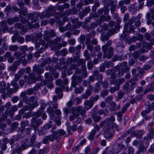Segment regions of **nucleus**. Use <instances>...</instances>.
Here are the masks:
<instances>
[{
    "label": "nucleus",
    "instance_id": "36",
    "mask_svg": "<svg viewBox=\"0 0 154 154\" xmlns=\"http://www.w3.org/2000/svg\"><path fill=\"white\" fill-rule=\"evenodd\" d=\"M47 112L49 113L51 119H53V116L54 115V111L52 108L51 107L48 108L47 109Z\"/></svg>",
    "mask_w": 154,
    "mask_h": 154
},
{
    "label": "nucleus",
    "instance_id": "32",
    "mask_svg": "<svg viewBox=\"0 0 154 154\" xmlns=\"http://www.w3.org/2000/svg\"><path fill=\"white\" fill-rule=\"evenodd\" d=\"M129 82V80L126 82L125 84L123 86V89L124 90L127 91H129L131 90V89L130 88V85Z\"/></svg>",
    "mask_w": 154,
    "mask_h": 154
},
{
    "label": "nucleus",
    "instance_id": "51",
    "mask_svg": "<svg viewBox=\"0 0 154 154\" xmlns=\"http://www.w3.org/2000/svg\"><path fill=\"white\" fill-rule=\"evenodd\" d=\"M109 92V91L108 89H105L103 91L100 93V96L102 97H104L105 96L108 95Z\"/></svg>",
    "mask_w": 154,
    "mask_h": 154
},
{
    "label": "nucleus",
    "instance_id": "25",
    "mask_svg": "<svg viewBox=\"0 0 154 154\" xmlns=\"http://www.w3.org/2000/svg\"><path fill=\"white\" fill-rule=\"evenodd\" d=\"M61 88H57L55 90L56 94L57 95L59 99L61 98L63 96V94L61 92L63 88H64V86H61Z\"/></svg>",
    "mask_w": 154,
    "mask_h": 154
},
{
    "label": "nucleus",
    "instance_id": "52",
    "mask_svg": "<svg viewBox=\"0 0 154 154\" xmlns=\"http://www.w3.org/2000/svg\"><path fill=\"white\" fill-rule=\"evenodd\" d=\"M52 122L51 121L49 122V123L45 125L43 127V128L44 129H50L51 127V124Z\"/></svg>",
    "mask_w": 154,
    "mask_h": 154
},
{
    "label": "nucleus",
    "instance_id": "56",
    "mask_svg": "<svg viewBox=\"0 0 154 154\" xmlns=\"http://www.w3.org/2000/svg\"><path fill=\"white\" fill-rule=\"evenodd\" d=\"M100 84V82H98L96 84L94 88V92H98L100 89L101 88Z\"/></svg>",
    "mask_w": 154,
    "mask_h": 154
},
{
    "label": "nucleus",
    "instance_id": "35",
    "mask_svg": "<svg viewBox=\"0 0 154 154\" xmlns=\"http://www.w3.org/2000/svg\"><path fill=\"white\" fill-rule=\"evenodd\" d=\"M84 91V88L82 86L76 87L75 88V92L76 94L82 93Z\"/></svg>",
    "mask_w": 154,
    "mask_h": 154
},
{
    "label": "nucleus",
    "instance_id": "3",
    "mask_svg": "<svg viewBox=\"0 0 154 154\" xmlns=\"http://www.w3.org/2000/svg\"><path fill=\"white\" fill-rule=\"evenodd\" d=\"M82 109V107H78L75 108L73 107H72L71 109V112L72 114L69 116V120L71 121H73L79 116L80 113L81 114V110Z\"/></svg>",
    "mask_w": 154,
    "mask_h": 154
},
{
    "label": "nucleus",
    "instance_id": "19",
    "mask_svg": "<svg viewBox=\"0 0 154 154\" xmlns=\"http://www.w3.org/2000/svg\"><path fill=\"white\" fill-rule=\"evenodd\" d=\"M138 79L137 77H135L129 80V82L130 83V88L131 90L134 89L137 86V83L136 82L137 81Z\"/></svg>",
    "mask_w": 154,
    "mask_h": 154
},
{
    "label": "nucleus",
    "instance_id": "46",
    "mask_svg": "<svg viewBox=\"0 0 154 154\" xmlns=\"http://www.w3.org/2000/svg\"><path fill=\"white\" fill-rule=\"evenodd\" d=\"M29 122L28 121H23L21 122V127L22 128L23 130H24L25 129V127L29 125Z\"/></svg>",
    "mask_w": 154,
    "mask_h": 154
},
{
    "label": "nucleus",
    "instance_id": "4",
    "mask_svg": "<svg viewBox=\"0 0 154 154\" xmlns=\"http://www.w3.org/2000/svg\"><path fill=\"white\" fill-rule=\"evenodd\" d=\"M94 105L93 102L90 100H85L84 102V109L81 106L78 107L82 108V109L81 110V115L82 116H84L86 115V111L91 109L93 107Z\"/></svg>",
    "mask_w": 154,
    "mask_h": 154
},
{
    "label": "nucleus",
    "instance_id": "49",
    "mask_svg": "<svg viewBox=\"0 0 154 154\" xmlns=\"http://www.w3.org/2000/svg\"><path fill=\"white\" fill-rule=\"evenodd\" d=\"M18 49V46L16 45H10L8 48L9 50L11 51H16Z\"/></svg>",
    "mask_w": 154,
    "mask_h": 154
},
{
    "label": "nucleus",
    "instance_id": "16",
    "mask_svg": "<svg viewBox=\"0 0 154 154\" xmlns=\"http://www.w3.org/2000/svg\"><path fill=\"white\" fill-rule=\"evenodd\" d=\"M21 143L20 146L24 150L27 149L29 147H33V145H32L29 143L28 139H24L21 141Z\"/></svg>",
    "mask_w": 154,
    "mask_h": 154
},
{
    "label": "nucleus",
    "instance_id": "15",
    "mask_svg": "<svg viewBox=\"0 0 154 154\" xmlns=\"http://www.w3.org/2000/svg\"><path fill=\"white\" fill-rule=\"evenodd\" d=\"M133 25H128V23H125L124 26L125 32H126L128 34L130 33L133 32V33L135 34Z\"/></svg>",
    "mask_w": 154,
    "mask_h": 154
},
{
    "label": "nucleus",
    "instance_id": "34",
    "mask_svg": "<svg viewBox=\"0 0 154 154\" xmlns=\"http://www.w3.org/2000/svg\"><path fill=\"white\" fill-rule=\"evenodd\" d=\"M120 68L119 67H115V71L112 72L111 75L110 77L112 79H116L117 77V74L116 72L117 71H119Z\"/></svg>",
    "mask_w": 154,
    "mask_h": 154
},
{
    "label": "nucleus",
    "instance_id": "11",
    "mask_svg": "<svg viewBox=\"0 0 154 154\" xmlns=\"http://www.w3.org/2000/svg\"><path fill=\"white\" fill-rule=\"evenodd\" d=\"M15 56L18 59L20 62L22 63L23 65L25 66L27 63L26 60L25 59V57L21 55L20 53L17 52L14 53Z\"/></svg>",
    "mask_w": 154,
    "mask_h": 154
},
{
    "label": "nucleus",
    "instance_id": "41",
    "mask_svg": "<svg viewBox=\"0 0 154 154\" xmlns=\"http://www.w3.org/2000/svg\"><path fill=\"white\" fill-rule=\"evenodd\" d=\"M17 106H14L12 107L11 109L9 112V114L11 116H13L14 115V112L17 111Z\"/></svg>",
    "mask_w": 154,
    "mask_h": 154
},
{
    "label": "nucleus",
    "instance_id": "40",
    "mask_svg": "<svg viewBox=\"0 0 154 154\" xmlns=\"http://www.w3.org/2000/svg\"><path fill=\"white\" fill-rule=\"evenodd\" d=\"M83 54L85 58V60H88L91 59V57L87 50H85L83 53Z\"/></svg>",
    "mask_w": 154,
    "mask_h": 154
},
{
    "label": "nucleus",
    "instance_id": "28",
    "mask_svg": "<svg viewBox=\"0 0 154 154\" xmlns=\"http://www.w3.org/2000/svg\"><path fill=\"white\" fill-rule=\"evenodd\" d=\"M111 19V17L109 15H107L106 16H105L104 15H102L100 17V20L101 23L105 21H108L110 20Z\"/></svg>",
    "mask_w": 154,
    "mask_h": 154
},
{
    "label": "nucleus",
    "instance_id": "24",
    "mask_svg": "<svg viewBox=\"0 0 154 154\" xmlns=\"http://www.w3.org/2000/svg\"><path fill=\"white\" fill-rule=\"evenodd\" d=\"M92 88L91 89H88L86 90L85 93H83L82 95V98L85 99L88 98L92 94Z\"/></svg>",
    "mask_w": 154,
    "mask_h": 154
},
{
    "label": "nucleus",
    "instance_id": "59",
    "mask_svg": "<svg viewBox=\"0 0 154 154\" xmlns=\"http://www.w3.org/2000/svg\"><path fill=\"white\" fill-rule=\"evenodd\" d=\"M14 26L15 28H16L23 29H25V28H24L22 24H21V23H16L14 25Z\"/></svg>",
    "mask_w": 154,
    "mask_h": 154
},
{
    "label": "nucleus",
    "instance_id": "44",
    "mask_svg": "<svg viewBox=\"0 0 154 154\" xmlns=\"http://www.w3.org/2000/svg\"><path fill=\"white\" fill-rule=\"evenodd\" d=\"M95 134L96 133L95 131H91V132L89 135L88 137V139L90 141H93L94 140V136Z\"/></svg>",
    "mask_w": 154,
    "mask_h": 154
},
{
    "label": "nucleus",
    "instance_id": "5",
    "mask_svg": "<svg viewBox=\"0 0 154 154\" xmlns=\"http://www.w3.org/2000/svg\"><path fill=\"white\" fill-rule=\"evenodd\" d=\"M43 121L41 119H37L35 117H33L31 119V127L33 128L36 131L39 126L42 124Z\"/></svg>",
    "mask_w": 154,
    "mask_h": 154
},
{
    "label": "nucleus",
    "instance_id": "55",
    "mask_svg": "<svg viewBox=\"0 0 154 154\" xmlns=\"http://www.w3.org/2000/svg\"><path fill=\"white\" fill-rule=\"evenodd\" d=\"M76 59L75 58H72V57L69 58L67 59L66 62L68 64H72L73 63H75L76 62Z\"/></svg>",
    "mask_w": 154,
    "mask_h": 154
},
{
    "label": "nucleus",
    "instance_id": "33",
    "mask_svg": "<svg viewBox=\"0 0 154 154\" xmlns=\"http://www.w3.org/2000/svg\"><path fill=\"white\" fill-rule=\"evenodd\" d=\"M54 11L53 8L52 7L48 8V9L45 11L47 15L48 16L49 18L50 16H52L53 14V13Z\"/></svg>",
    "mask_w": 154,
    "mask_h": 154
},
{
    "label": "nucleus",
    "instance_id": "10",
    "mask_svg": "<svg viewBox=\"0 0 154 154\" xmlns=\"http://www.w3.org/2000/svg\"><path fill=\"white\" fill-rule=\"evenodd\" d=\"M38 99V98L37 97L34 96H32L29 97V103L32 102L29 105V107L31 110L38 106V104L37 101Z\"/></svg>",
    "mask_w": 154,
    "mask_h": 154
},
{
    "label": "nucleus",
    "instance_id": "22",
    "mask_svg": "<svg viewBox=\"0 0 154 154\" xmlns=\"http://www.w3.org/2000/svg\"><path fill=\"white\" fill-rule=\"evenodd\" d=\"M37 80V78L36 75L33 73H31L29 75V77L28 78V82L29 84L34 83Z\"/></svg>",
    "mask_w": 154,
    "mask_h": 154
},
{
    "label": "nucleus",
    "instance_id": "53",
    "mask_svg": "<svg viewBox=\"0 0 154 154\" xmlns=\"http://www.w3.org/2000/svg\"><path fill=\"white\" fill-rule=\"evenodd\" d=\"M137 18L135 17H133L131 18L129 20L128 23H128V25H132V24L134 23L137 20Z\"/></svg>",
    "mask_w": 154,
    "mask_h": 154
},
{
    "label": "nucleus",
    "instance_id": "42",
    "mask_svg": "<svg viewBox=\"0 0 154 154\" xmlns=\"http://www.w3.org/2000/svg\"><path fill=\"white\" fill-rule=\"evenodd\" d=\"M45 77L46 80L48 82H51L53 80L52 76L50 75L48 73H46L45 74Z\"/></svg>",
    "mask_w": 154,
    "mask_h": 154
},
{
    "label": "nucleus",
    "instance_id": "58",
    "mask_svg": "<svg viewBox=\"0 0 154 154\" xmlns=\"http://www.w3.org/2000/svg\"><path fill=\"white\" fill-rule=\"evenodd\" d=\"M125 81V80L124 78H122L120 79H117V86H119L120 85L122 84Z\"/></svg>",
    "mask_w": 154,
    "mask_h": 154
},
{
    "label": "nucleus",
    "instance_id": "30",
    "mask_svg": "<svg viewBox=\"0 0 154 154\" xmlns=\"http://www.w3.org/2000/svg\"><path fill=\"white\" fill-rule=\"evenodd\" d=\"M18 125V123L17 122H14L11 123V127L10 128V132H12L14 131L17 127Z\"/></svg>",
    "mask_w": 154,
    "mask_h": 154
},
{
    "label": "nucleus",
    "instance_id": "38",
    "mask_svg": "<svg viewBox=\"0 0 154 154\" xmlns=\"http://www.w3.org/2000/svg\"><path fill=\"white\" fill-rule=\"evenodd\" d=\"M138 73L136 74L135 76L137 77L140 76L139 78H140L143 76V75L144 73V71L141 68H138Z\"/></svg>",
    "mask_w": 154,
    "mask_h": 154
},
{
    "label": "nucleus",
    "instance_id": "8",
    "mask_svg": "<svg viewBox=\"0 0 154 154\" xmlns=\"http://www.w3.org/2000/svg\"><path fill=\"white\" fill-rule=\"evenodd\" d=\"M115 121V118L113 116H110V118L106 119L104 122H101L100 123V126L102 127L105 126V129L107 128V126H109L114 124L113 122Z\"/></svg>",
    "mask_w": 154,
    "mask_h": 154
},
{
    "label": "nucleus",
    "instance_id": "17",
    "mask_svg": "<svg viewBox=\"0 0 154 154\" xmlns=\"http://www.w3.org/2000/svg\"><path fill=\"white\" fill-rule=\"evenodd\" d=\"M144 133V131L143 130L136 131L132 132L131 134V136L132 137H136L137 138L139 139L142 136Z\"/></svg>",
    "mask_w": 154,
    "mask_h": 154
},
{
    "label": "nucleus",
    "instance_id": "27",
    "mask_svg": "<svg viewBox=\"0 0 154 154\" xmlns=\"http://www.w3.org/2000/svg\"><path fill=\"white\" fill-rule=\"evenodd\" d=\"M51 136L50 135L45 137L42 140V143L44 144H47L49 143V140L51 142H54L53 140H52V139H51L52 138Z\"/></svg>",
    "mask_w": 154,
    "mask_h": 154
},
{
    "label": "nucleus",
    "instance_id": "37",
    "mask_svg": "<svg viewBox=\"0 0 154 154\" xmlns=\"http://www.w3.org/2000/svg\"><path fill=\"white\" fill-rule=\"evenodd\" d=\"M150 91L152 92L154 91V85L152 83L150 85L149 87L148 88L145 90L144 93L146 94Z\"/></svg>",
    "mask_w": 154,
    "mask_h": 154
},
{
    "label": "nucleus",
    "instance_id": "64",
    "mask_svg": "<svg viewBox=\"0 0 154 154\" xmlns=\"http://www.w3.org/2000/svg\"><path fill=\"white\" fill-rule=\"evenodd\" d=\"M128 153L127 154H134V149L132 146H130L128 148Z\"/></svg>",
    "mask_w": 154,
    "mask_h": 154
},
{
    "label": "nucleus",
    "instance_id": "61",
    "mask_svg": "<svg viewBox=\"0 0 154 154\" xmlns=\"http://www.w3.org/2000/svg\"><path fill=\"white\" fill-rule=\"evenodd\" d=\"M86 60L85 59H83L82 58L80 59L77 61V65L79 66L82 64H84L86 62Z\"/></svg>",
    "mask_w": 154,
    "mask_h": 154
},
{
    "label": "nucleus",
    "instance_id": "26",
    "mask_svg": "<svg viewBox=\"0 0 154 154\" xmlns=\"http://www.w3.org/2000/svg\"><path fill=\"white\" fill-rule=\"evenodd\" d=\"M6 89V84L5 81H1L0 82V93H4Z\"/></svg>",
    "mask_w": 154,
    "mask_h": 154
},
{
    "label": "nucleus",
    "instance_id": "18",
    "mask_svg": "<svg viewBox=\"0 0 154 154\" xmlns=\"http://www.w3.org/2000/svg\"><path fill=\"white\" fill-rule=\"evenodd\" d=\"M45 36L44 38L45 40H47L49 39V37H52L55 36L56 35V33L54 30L52 29L50 32L46 31L45 32Z\"/></svg>",
    "mask_w": 154,
    "mask_h": 154
},
{
    "label": "nucleus",
    "instance_id": "63",
    "mask_svg": "<svg viewBox=\"0 0 154 154\" xmlns=\"http://www.w3.org/2000/svg\"><path fill=\"white\" fill-rule=\"evenodd\" d=\"M103 63L106 68H109L112 66V63L111 62L108 61H105Z\"/></svg>",
    "mask_w": 154,
    "mask_h": 154
},
{
    "label": "nucleus",
    "instance_id": "43",
    "mask_svg": "<svg viewBox=\"0 0 154 154\" xmlns=\"http://www.w3.org/2000/svg\"><path fill=\"white\" fill-rule=\"evenodd\" d=\"M120 86H117L116 87H110L109 91L111 93H113L116 91H118L119 89Z\"/></svg>",
    "mask_w": 154,
    "mask_h": 154
},
{
    "label": "nucleus",
    "instance_id": "29",
    "mask_svg": "<svg viewBox=\"0 0 154 154\" xmlns=\"http://www.w3.org/2000/svg\"><path fill=\"white\" fill-rule=\"evenodd\" d=\"M35 15L40 18L42 19H44L45 18H48V16L47 15V13L45 11H44L43 12L41 13H39L38 12H36L35 13Z\"/></svg>",
    "mask_w": 154,
    "mask_h": 154
},
{
    "label": "nucleus",
    "instance_id": "50",
    "mask_svg": "<svg viewBox=\"0 0 154 154\" xmlns=\"http://www.w3.org/2000/svg\"><path fill=\"white\" fill-rule=\"evenodd\" d=\"M42 85V84L40 82L36 84L33 88L34 91H36L41 88V87Z\"/></svg>",
    "mask_w": 154,
    "mask_h": 154
},
{
    "label": "nucleus",
    "instance_id": "23",
    "mask_svg": "<svg viewBox=\"0 0 154 154\" xmlns=\"http://www.w3.org/2000/svg\"><path fill=\"white\" fill-rule=\"evenodd\" d=\"M109 105L111 106V110L112 111H114L118 110L120 108V105L119 104L116 106V103L112 101L109 103Z\"/></svg>",
    "mask_w": 154,
    "mask_h": 154
},
{
    "label": "nucleus",
    "instance_id": "14",
    "mask_svg": "<svg viewBox=\"0 0 154 154\" xmlns=\"http://www.w3.org/2000/svg\"><path fill=\"white\" fill-rule=\"evenodd\" d=\"M35 48L37 49L41 46V48L40 50L43 51H44L48 47V45L44 42V41L42 40H40L38 43H36L35 44Z\"/></svg>",
    "mask_w": 154,
    "mask_h": 154
},
{
    "label": "nucleus",
    "instance_id": "47",
    "mask_svg": "<svg viewBox=\"0 0 154 154\" xmlns=\"http://www.w3.org/2000/svg\"><path fill=\"white\" fill-rule=\"evenodd\" d=\"M92 118L94 121L96 122H98L101 120L100 116H98L96 114H94L92 116Z\"/></svg>",
    "mask_w": 154,
    "mask_h": 154
},
{
    "label": "nucleus",
    "instance_id": "57",
    "mask_svg": "<svg viewBox=\"0 0 154 154\" xmlns=\"http://www.w3.org/2000/svg\"><path fill=\"white\" fill-rule=\"evenodd\" d=\"M128 34L126 32H125V30H124V32L121 35L120 38H122V39L123 40H125L127 39H128Z\"/></svg>",
    "mask_w": 154,
    "mask_h": 154
},
{
    "label": "nucleus",
    "instance_id": "39",
    "mask_svg": "<svg viewBox=\"0 0 154 154\" xmlns=\"http://www.w3.org/2000/svg\"><path fill=\"white\" fill-rule=\"evenodd\" d=\"M146 148L142 143L140 144L139 147V152H144L146 151Z\"/></svg>",
    "mask_w": 154,
    "mask_h": 154
},
{
    "label": "nucleus",
    "instance_id": "60",
    "mask_svg": "<svg viewBox=\"0 0 154 154\" xmlns=\"http://www.w3.org/2000/svg\"><path fill=\"white\" fill-rule=\"evenodd\" d=\"M42 113H43V112L42 110H39L37 112H35L33 113V117H38L41 116Z\"/></svg>",
    "mask_w": 154,
    "mask_h": 154
},
{
    "label": "nucleus",
    "instance_id": "12",
    "mask_svg": "<svg viewBox=\"0 0 154 154\" xmlns=\"http://www.w3.org/2000/svg\"><path fill=\"white\" fill-rule=\"evenodd\" d=\"M42 66V64L40 66L38 65H35L33 67V72L37 74H41L44 72V69Z\"/></svg>",
    "mask_w": 154,
    "mask_h": 154
},
{
    "label": "nucleus",
    "instance_id": "9",
    "mask_svg": "<svg viewBox=\"0 0 154 154\" xmlns=\"http://www.w3.org/2000/svg\"><path fill=\"white\" fill-rule=\"evenodd\" d=\"M111 126H108L107 128L105 129V126L103 129L104 131V136L107 139L109 140L112 138L114 136V133L112 131Z\"/></svg>",
    "mask_w": 154,
    "mask_h": 154
},
{
    "label": "nucleus",
    "instance_id": "48",
    "mask_svg": "<svg viewBox=\"0 0 154 154\" xmlns=\"http://www.w3.org/2000/svg\"><path fill=\"white\" fill-rule=\"evenodd\" d=\"M99 98V96L98 95H96L95 96L91 97L89 100L93 102V103L94 104V102L97 101Z\"/></svg>",
    "mask_w": 154,
    "mask_h": 154
},
{
    "label": "nucleus",
    "instance_id": "45",
    "mask_svg": "<svg viewBox=\"0 0 154 154\" xmlns=\"http://www.w3.org/2000/svg\"><path fill=\"white\" fill-rule=\"evenodd\" d=\"M36 138V136L35 134H33L31 137L30 139V144L32 145H33V147L35 146L34 143Z\"/></svg>",
    "mask_w": 154,
    "mask_h": 154
},
{
    "label": "nucleus",
    "instance_id": "1",
    "mask_svg": "<svg viewBox=\"0 0 154 154\" xmlns=\"http://www.w3.org/2000/svg\"><path fill=\"white\" fill-rule=\"evenodd\" d=\"M52 134L50 135L53 141L56 140L57 141H60L62 137L66 134V132L63 129H59L57 131L52 132Z\"/></svg>",
    "mask_w": 154,
    "mask_h": 154
},
{
    "label": "nucleus",
    "instance_id": "31",
    "mask_svg": "<svg viewBox=\"0 0 154 154\" xmlns=\"http://www.w3.org/2000/svg\"><path fill=\"white\" fill-rule=\"evenodd\" d=\"M0 25L2 26V30L3 32L7 30L8 29V27L7 26V23L6 21H2L0 23Z\"/></svg>",
    "mask_w": 154,
    "mask_h": 154
},
{
    "label": "nucleus",
    "instance_id": "7",
    "mask_svg": "<svg viewBox=\"0 0 154 154\" xmlns=\"http://www.w3.org/2000/svg\"><path fill=\"white\" fill-rule=\"evenodd\" d=\"M148 128L149 132L147 136L144 137V140H150L154 138V122L149 125Z\"/></svg>",
    "mask_w": 154,
    "mask_h": 154
},
{
    "label": "nucleus",
    "instance_id": "20",
    "mask_svg": "<svg viewBox=\"0 0 154 154\" xmlns=\"http://www.w3.org/2000/svg\"><path fill=\"white\" fill-rule=\"evenodd\" d=\"M71 21L73 23V26L76 28H79L82 25V23L79 22V19L78 18L71 19Z\"/></svg>",
    "mask_w": 154,
    "mask_h": 154
},
{
    "label": "nucleus",
    "instance_id": "2",
    "mask_svg": "<svg viewBox=\"0 0 154 154\" xmlns=\"http://www.w3.org/2000/svg\"><path fill=\"white\" fill-rule=\"evenodd\" d=\"M102 49L103 53V58L109 59L113 56L114 50L112 47L111 46L107 48L106 45H103L102 47Z\"/></svg>",
    "mask_w": 154,
    "mask_h": 154
},
{
    "label": "nucleus",
    "instance_id": "62",
    "mask_svg": "<svg viewBox=\"0 0 154 154\" xmlns=\"http://www.w3.org/2000/svg\"><path fill=\"white\" fill-rule=\"evenodd\" d=\"M100 83L102 84V87L103 88H106L108 86V84L107 81L105 80L104 82L100 81Z\"/></svg>",
    "mask_w": 154,
    "mask_h": 154
},
{
    "label": "nucleus",
    "instance_id": "13",
    "mask_svg": "<svg viewBox=\"0 0 154 154\" xmlns=\"http://www.w3.org/2000/svg\"><path fill=\"white\" fill-rule=\"evenodd\" d=\"M117 2L116 1H114L112 0H110L108 2L109 5L111 7L110 10L112 14H114V12L116 11Z\"/></svg>",
    "mask_w": 154,
    "mask_h": 154
},
{
    "label": "nucleus",
    "instance_id": "21",
    "mask_svg": "<svg viewBox=\"0 0 154 154\" xmlns=\"http://www.w3.org/2000/svg\"><path fill=\"white\" fill-rule=\"evenodd\" d=\"M20 21L23 24L26 23V24L25 25L26 28H25V29H27L28 27H29L30 29H31L33 27L32 25L29 22L28 20L25 18L23 17H21V18Z\"/></svg>",
    "mask_w": 154,
    "mask_h": 154
},
{
    "label": "nucleus",
    "instance_id": "6",
    "mask_svg": "<svg viewBox=\"0 0 154 154\" xmlns=\"http://www.w3.org/2000/svg\"><path fill=\"white\" fill-rule=\"evenodd\" d=\"M82 80V76L74 73L72 78V86L74 88L75 87L78 85L80 84Z\"/></svg>",
    "mask_w": 154,
    "mask_h": 154
},
{
    "label": "nucleus",
    "instance_id": "54",
    "mask_svg": "<svg viewBox=\"0 0 154 154\" xmlns=\"http://www.w3.org/2000/svg\"><path fill=\"white\" fill-rule=\"evenodd\" d=\"M93 125L94 126V129L92 131H94L96 133V132L99 131L100 129V126L98 125L97 124L94 123L93 124Z\"/></svg>",
    "mask_w": 154,
    "mask_h": 154
}]
</instances>
